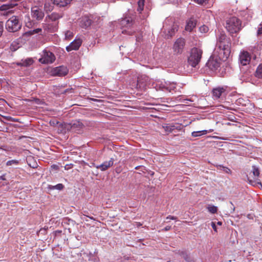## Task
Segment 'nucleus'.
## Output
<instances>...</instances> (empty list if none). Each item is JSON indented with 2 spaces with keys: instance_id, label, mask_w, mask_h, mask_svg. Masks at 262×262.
Here are the masks:
<instances>
[{
  "instance_id": "nucleus-1",
  "label": "nucleus",
  "mask_w": 262,
  "mask_h": 262,
  "mask_svg": "<svg viewBox=\"0 0 262 262\" xmlns=\"http://www.w3.org/2000/svg\"><path fill=\"white\" fill-rule=\"evenodd\" d=\"M215 52H220L222 57H228L230 54L229 39L224 33H220L217 37Z\"/></svg>"
},
{
  "instance_id": "nucleus-2",
  "label": "nucleus",
  "mask_w": 262,
  "mask_h": 262,
  "mask_svg": "<svg viewBox=\"0 0 262 262\" xmlns=\"http://www.w3.org/2000/svg\"><path fill=\"white\" fill-rule=\"evenodd\" d=\"M243 27L242 21L235 16L228 18L226 20L225 28L232 36L238 33Z\"/></svg>"
},
{
  "instance_id": "nucleus-3",
  "label": "nucleus",
  "mask_w": 262,
  "mask_h": 262,
  "mask_svg": "<svg viewBox=\"0 0 262 262\" xmlns=\"http://www.w3.org/2000/svg\"><path fill=\"white\" fill-rule=\"evenodd\" d=\"M22 26L20 16L13 15L11 16L6 23V30L10 32H15L19 31Z\"/></svg>"
},
{
  "instance_id": "nucleus-4",
  "label": "nucleus",
  "mask_w": 262,
  "mask_h": 262,
  "mask_svg": "<svg viewBox=\"0 0 262 262\" xmlns=\"http://www.w3.org/2000/svg\"><path fill=\"white\" fill-rule=\"evenodd\" d=\"M203 51L199 48H193L190 50V55L188 58L189 64L192 67H195L201 61Z\"/></svg>"
},
{
  "instance_id": "nucleus-5",
  "label": "nucleus",
  "mask_w": 262,
  "mask_h": 262,
  "mask_svg": "<svg viewBox=\"0 0 262 262\" xmlns=\"http://www.w3.org/2000/svg\"><path fill=\"white\" fill-rule=\"evenodd\" d=\"M218 54L217 56L215 54L212 55L206 63V66L212 71H215L220 67L221 59L226 60L228 58V57H222L220 52H218Z\"/></svg>"
},
{
  "instance_id": "nucleus-6",
  "label": "nucleus",
  "mask_w": 262,
  "mask_h": 262,
  "mask_svg": "<svg viewBox=\"0 0 262 262\" xmlns=\"http://www.w3.org/2000/svg\"><path fill=\"white\" fill-rule=\"evenodd\" d=\"M56 59L55 55L47 49H45L41 53V57L38 59L39 62L42 64H51Z\"/></svg>"
},
{
  "instance_id": "nucleus-7",
  "label": "nucleus",
  "mask_w": 262,
  "mask_h": 262,
  "mask_svg": "<svg viewBox=\"0 0 262 262\" xmlns=\"http://www.w3.org/2000/svg\"><path fill=\"white\" fill-rule=\"evenodd\" d=\"M259 175V171L258 168L255 166H253L251 172L249 174V176H248V180L249 183L252 185H254L253 183H255L259 184L261 186V183L258 182Z\"/></svg>"
},
{
  "instance_id": "nucleus-8",
  "label": "nucleus",
  "mask_w": 262,
  "mask_h": 262,
  "mask_svg": "<svg viewBox=\"0 0 262 262\" xmlns=\"http://www.w3.org/2000/svg\"><path fill=\"white\" fill-rule=\"evenodd\" d=\"M185 45V41L184 38H179L176 40L173 46V51L176 54H181Z\"/></svg>"
},
{
  "instance_id": "nucleus-9",
  "label": "nucleus",
  "mask_w": 262,
  "mask_h": 262,
  "mask_svg": "<svg viewBox=\"0 0 262 262\" xmlns=\"http://www.w3.org/2000/svg\"><path fill=\"white\" fill-rule=\"evenodd\" d=\"M51 72L55 76H64L68 74L69 70L67 67L61 66L53 68Z\"/></svg>"
},
{
  "instance_id": "nucleus-10",
  "label": "nucleus",
  "mask_w": 262,
  "mask_h": 262,
  "mask_svg": "<svg viewBox=\"0 0 262 262\" xmlns=\"http://www.w3.org/2000/svg\"><path fill=\"white\" fill-rule=\"evenodd\" d=\"M156 87H159L160 90L162 91H167L169 92H171L172 90H173L175 88L174 84L171 83L169 82L166 81H159L156 84Z\"/></svg>"
},
{
  "instance_id": "nucleus-11",
  "label": "nucleus",
  "mask_w": 262,
  "mask_h": 262,
  "mask_svg": "<svg viewBox=\"0 0 262 262\" xmlns=\"http://www.w3.org/2000/svg\"><path fill=\"white\" fill-rule=\"evenodd\" d=\"M31 15L33 18L40 20L44 17V12L37 7H33L31 9Z\"/></svg>"
},
{
  "instance_id": "nucleus-12",
  "label": "nucleus",
  "mask_w": 262,
  "mask_h": 262,
  "mask_svg": "<svg viewBox=\"0 0 262 262\" xmlns=\"http://www.w3.org/2000/svg\"><path fill=\"white\" fill-rule=\"evenodd\" d=\"M114 160L113 158L108 161H105L100 165H96L94 163L93 165L97 169H100L102 171H104L107 170L108 168L112 167L114 164Z\"/></svg>"
},
{
  "instance_id": "nucleus-13",
  "label": "nucleus",
  "mask_w": 262,
  "mask_h": 262,
  "mask_svg": "<svg viewBox=\"0 0 262 262\" xmlns=\"http://www.w3.org/2000/svg\"><path fill=\"white\" fill-rule=\"evenodd\" d=\"M239 59L241 63L243 66H246L249 64V62L250 61V55L247 51H243L239 54Z\"/></svg>"
},
{
  "instance_id": "nucleus-14",
  "label": "nucleus",
  "mask_w": 262,
  "mask_h": 262,
  "mask_svg": "<svg viewBox=\"0 0 262 262\" xmlns=\"http://www.w3.org/2000/svg\"><path fill=\"white\" fill-rule=\"evenodd\" d=\"M17 5V4L15 1H12L10 3L2 5L0 7V11H5L7 14L12 13L13 12V10L12 9Z\"/></svg>"
},
{
  "instance_id": "nucleus-15",
  "label": "nucleus",
  "mask_w": 262,
  "mask_h": 262,
  "mask_svg": "<svg viewBox=\"0 0 262 262\" xmlns=\"http://www.w3.org/2000/svg\"><path fill=\"white\" fill-rule=\"evenodd\" d=\"M81 43L82 41L81 39H75L70 45L66 47V50L68 52H70L72 50H77L81 45Z\"/></svg>"
},
{
  "instance_id": "nucleus-16",
  "label": "nucleus",
  "mask_w": 262,
  "mask_h": 262,
  "mask_svg": "<svg viewBox=\"0 0 262 262\" xmlns=\"http://www.w3.org/2000/svg\"><path fill=\"white\" fill-rule=\"evenodd\" d=\"M133 18L132 17L127 16L124 18H122L120 20V24L122 27L128 28L131 27L133 24H135V20H134V23H133Z\"/></svg>"
},
{
  "instance_id": "nucleus-17",
  "label": "nucleus",
  "mask_w": 262,
  "mask_h": 262,
  "mask_svg": "<svg viewBox=\"0 0 262 262\" xmlns=\"http://www.w3.org/2000/svg\"><path fill=\"white\" fill-rule=\"evenodd\" d=\"M226 89L223 87H217L212 90L213 96L216 99L219 98L223 95L225 94Z\"/></svg>"
},
{
  "instance_id": "nucleus-18",
  "label": "nucleus",
  "mask_w": 262,
  "mask_h": 262,
  "mask_svg": "<svg viewBox=\"0 0 262 262\" xmlns=\"http://www.w3.org/2000/svg\"><path fill=\"white\" fill-rule=\"evenodd\" d=\"M33 62L34 60L32 58H27L21 59L19 62H16V64L20 67H27L32 65Z\"/></svg>"
},
{
  "instance_id": "nucleus-19",
  "label": "nucleus",
  "mask_w": 262,
  "mask_h": 262,
  "mask_svg": "<svg viewBox=\"0 0 262 262\" xmlns=\"http://www.w3.org/2000/svg\"><path fill=\"white\" fill-rule=\"evenodd\" d=\"M83 127V124L80 121H75L71 123V128L73 131L80 133Z\"/></svg>"
},
{
  "instance_id": "nucleus-20",
  "label": "nucleus",
  "mask_w": 262,
  "mask_h": 262,
  "mask_svg": "<svg viewBox=\"0 0 262 262\" xmlns=\"http://www.w3.org/2000/svg\"><path fill=\"white\" fill-rule=\"evenodd\" d=\"M196 24V20L193 18L190 19L187 23L185 29L187 31H191L195 27Z\"/></svg>"
},
{
  "instance_id": "nucleus-21",
  "label": "nucleus",
  "mask_w": 262,
  "mask_h": 262,
  "mask_svg": "<svg viewBox=\"0 0 262 262\" xmlns=\"http://www.w3.org/2000/svg\"><path fill=\"white\" fill-rule=\"evenodd\" d=\"M72 0H51L54 5L59 7H63L67 6Z\"/></svg>"
},
{
  "instance_id": "nucleus-22",
  "label": "nucleus",
  "mask_w": 262,
  "mask_h": 262,
  "mask_svg": "<svg viewBox=\"0 0 262 262\" xmlns=\"http://www.w3.org/2000/svg\"><path fill=\"white\" fill-rule=\"evenodd\" d=\"M163 127L165 129L166 132H171L174 129L177 128L174 124H166L163 126Z\"/></svg>"
},
{
  "instance_id": "nucleus-23",
  "label": "nucleus",
  "mask_w": 262,
  "mask_h": 262,
  "mask_svg": "<svg viewBox=\"0 0 262 262\" xmlns=\"http://www.w3.org/2000/svg\"><path fill=\"white\" fill-rule=\"evenodd\" d=\"M42 29L40 28H37L33 30H30L26 33V34L28 36L33 35L35 34H41Z\"/></svg>"
},
{
  "instance_id": "nucleus-24",
  "label": "nucleus",
  "mask_w": 262,
  "mask_h": 262,
  "mask_svg": "<svg viewBox=\"0 0 262 262\" xmlns=\"http://www.w3.org/2000/svg\"><path fill=\"white\" fill-rule=\"evenodd\" d=\"M63 187L64 186L62 184H58L54 186L49 185L48 188L50 190L57 189L59 190H61L63 188Z\"/></svg>"
},
{
  "instance_id": "nucleus-25",
  "label": "nucleus",
  "mask_w": 262,
  "mask_h": 262,
  "mask_svg": "<svg viewBox=\"0 0 262 262\" xmlns=\"http://www.w3.org/2000/svg\"><path fill=\"white\" fill-rule=\"evenodd\" d=\"M208 133L207 130H203L201 131H196V132H193L191 133V135L192 137H196L201 136L203 135H206Z\"/></svg>"
},
{
  "instance_id": "nucleus-26",
  "label": "nucleus",
  "mask_w": 262,
  "mask_h": 262,
  "mask_svg": "<svg viewBox=\"0 0 262 262\" xmlns=\"http://www.w3.org/2000/svg\"><path fill=\"white\" fill-rule=\"evenodd\" d=\"M61 17L62 15L57 13H53L49 16L50 19L52 21H56Z\"/></svg>"
},
{
  "instance_id": "nucleus-27",
  "label": "nucleus",
  "mask_w": 262,
  "mask_h": 262,
  "mask_svg": "<svg viewBox=\"0 0 262 262\" xmlns=\"http://www.w3.org/2000/svg\"><path fill=\"white\" fill-rule=\"evenodd\" d=\"M73 92V90L72 88H69L65 90H63L62 88H61L59 91L57 92L58 94H66L68 93H72Z\"/></svg>"
},
{
  "instance_id": "nucleus-28",
  "label": "nucleus",
  "mask_w": 262,
  "mask_h": 262,
  "mask_svg": "<svg viewBox=\"0 0 262 262\" xmlns=\"http://www.w3.org/2000/svg\"><path fill=\"white\" fill-rule=\"evenodd\" d=\"M144 6V0H139L138 2L137 11L140 13L143 10Z\"/></svg>"
},
{
  "instance_id": "nucleus-29",
  "label": "nucleus",
  "mask_w": 262,
  "mask_h": 262,
  "mask_svg": "<svg viewBox=\"0 0 262 262\" xmlns=\"http://www.w3.org/2000/svg\"><path fill=\"white\" fill-rule=\"evenodd\" d=\"M255 76L259 78H262V65L260 64L257 67L255 73Z\"/></svg>"
},
{
  "instance_id": "nucleus-30",
  "label": "nucleus",
  "mask_w": 262,
  "mask_h": 262,
  "mask_svg": "<svg viewBox=\"0 0 262 262\" xmlns=\"http://www.w3.org/2000/svg\"><path fill=\"white\" fill-rule=\"evenodd\" d=\"M217 168L219 170H223V171H224L225 172H226L227 173H231V170L228 167H224L222 165H219V166H217Z\"/></svg>"
},
{
  "instance_id": "nucleus-31",
  "label": "nucleus",
  "mask_w": 262,
  "mask_h": 262,
  "mask_svg": "<svg viewBox=\"0 0 262 262\" xmlns=\"http://www.w3.org/2000/svg\"><path fill=\"white\" fill-rule=\"evenodd\" d=\"M207 209H208V211L212 213H216L217 210V207L214 206H209L207 207Z\"/></svg>"
},
{
  "instance_id": "nucleus-32",
  "label": "nucleus",
  "mask_w": 262,
  "mask_h": 262,
  "mask_svg": "<svg viewBox=\"0 0 262 262\" xmlns=\"http://www.w3.org/2000/svg\"><path fill=\"white\" fill-rule=\"evenodd\" d=\"M73 37V33L70 31H67L65 33V39L70 40Z\"/></svg>"
},
{
  "instance_id": "nucleus-33",
  "label": "nucleus",
  "mask_w": 262,
  "mask_h": 262,
  "mask_svg": "<svg viewBox=\"0 0 262 262\" xmlns=\"http://www.w3.org/2000/svg\"><path fill=\"white\" fill-rule=\"evenodd\" d=\"M182 256L186 260L187 262H191V260L190 257L185 253V252H182L181 254Z\"/></svg>"
},
{
  "instance_id": "nucleus-34",
  "label": "nucleus",
  "mask_w": 262,
  "mask_h": 262,
  "mask_svg": "<svg viewBox=\"0 0 262 262\" xmlns=\"http://www.w3.org/2000/svg\"><path fill=\"white\" fill-rule=\"evenodd\" d=\"M182 256L186 260L187 262H191V260L190 257L185 253V252H182L181 254Z\"/></svg>"
},
{
  "instance_id": "nucleus-35",
  "label": "nucleus",
  "mask_w": 262,
  "mask_h": 262,
  "mask_svg": "<svg viewBox=\"0 0 262 262\" xmlns=\"http://www.w3.org/2000/svg\"><path fill=\"white\" fill-rule=\"evenodd\" d=\"M182 256L186 260L187 262H191V260L190 257L185 253V252H182L181 254Z\"/></svg>"
},
{
  "instance_id": "nucleus-36",
  "label": "nucleus",
  "mask_w": 262,
  "mask_h": 262,
  "mask_svg": "<svg viewBox=\"0 0 262 262\" xmlns=\"http://www.w3.org/2000/svg\"><path fill=\"white\" fill-rule=\"evenodd\" d=\"M182 256L186 260L187 262H191V260L190 257L185 253V252H182L181 254Z\"/></svg>"
},
{
  "instance_id": "nucleus-37",
  "label": "nucleus",
  "mask_w": 262,
  "mask_h": 262,
  "mask_svg": "<svg viewBox=\"0 0 262 262\" xmlns=\"http://www.w3.org/2000/svg\"><path fill=\"white\" fill-rule=\"evenodd\" d=\"M18 163V162L17 160H12L8 161L6 163V165L7 166H11V165H12L13 164L17 165Z\"/></svg>"
},
{
  "instance_id": "nucleus-38",
  "label": "nucleus",
  "mask_w": 262,
  "mask_h": 262,
  "mask_svg": "<svg viewBox=\"0 0 262 262\" xmlns=\"http://www.w3.org/2000/svg\"><path fill=\"white\" fill-rule=\"evenodd\" d=\"M200 31L202 33H206L208 31V28L207 26L203 25L200 28Z\"/></svg>"
},
{
  "instance_id": "nucleus-39",
  "label": "nucleus",
  "mask_w": 262,
  "mask_h": 262,
  "mask_svg": "<svg viewBox=\"0 0 262 262\" xmlns=\"http://www.w3.org/2000/svg\"><path fill=\"white\" fill-rule=\"evenodd\" d=\"M33 101L35 103L37 104H43L45 103V102L43 101L38 98L34 99Z\"/></svg>"
},
{
  "instance_id": "nucleus-40",
  "label": "nucleus",
  "mask_w": 262,
  "mask_h": 262,
  "mask_svg": "<svg viewBox=\"0 0 262 262\" xmlns=\"http://www.w3.org/2000/svg\"><path fill=\"white\" fill-rule=\"evenodd\" d=\"M195 3L200 5H203L204 3H206L208 0H193Z\"/></svg>"
},
{
  "instance_id": "nucleus-41",
  "label": "nucleus",
  "mask_w": 262,
  "mask_h": 262,
  "mask_svg": "<svg viewBox=\"0 0 262 262\" xmlns=\"http://www.w3.org/2000/svg\"><path fill=\"white\" fill-rule=\"evenodd\" d=\"M176 29V26H173L171 30L168 32L169 35L171 37L174 33V29Z\"/></svg>"
},
{
  "instance_id": "nucleus-42",
  "label": "nucleus",
  "mask_w": 262,
  "mask_h": 262,
  "mask_svg": "<svg viewBox=\"0 0 262 262\" xmlns=\"http://www.w3.org/2000/svg\"><path fill=\"white\" fill-rule=\"evenodd\" d=\"M257 34V35H262V26H261V24H260L259 27L258 28Z\"/></svg>"
},
{
  "instance_id": "nucleus-43",
  "label": "nucleus",
  "mask_w": 262,
  "mask_h": 262,
  "mask_svg": "<svg viewBox=\"0 0 262 262\" xmlns=\"http://www.w3.org/2000/svg\"><path fill=\"white\" fill-rule=\"evenodd\" d=\"M59 123V122L56 120H51L50 121V124L52 126H56Z\"/></svg>"
},
{
  "instance_id": "nucleus-44",
  "label": "nucleus",
  "mask_w": 262,
  "mask_h": 262,
  "mask_svg": "<svg viewBox=\"0 0 262 262\" xmlns=\"http://www.w3.org/2000/svg\"><path fill=\"white\" fill-rule=\"evenodd\" d=\"M4 29V24L2 21H0V36L2 35Z\"/></svg>"
},
{
  "instance_id": "nucleus-45",
  "label": "nucleus",
  "mask_w": 262,
  "mask_h": 262,
  "mask_svg": "<svg viewBox=\"0 0 262 262\" xmlns=\"http://www.w3.org/2000/svg\"><path fill=\"white\" fill-rule=\"evenodd\" d=\"M91 24V20L89 19H86V21H85V26L86 27L90 26Z\"/></svg>"
},
{
  "instance_id": "nucleus-46",
  "label": "nucleus",
  "mask_w": 262,
  "mask_h": 262,
  "mask_svg": "<svg viewBox=\"0 0 262 262\" xmlns=\"http://www.w3.org/2000/svg\"><path fill=\"white\" fill-rule=\"evenodd\" d=\"M211 226H212V228L213 229L214 231L215 232H217L216 226L215 222H212L211 223Z\"/></svg>"
},
{
  "instance_id": "nucleus-47",
  "label": "nucleus",
  "mask_w": 262,
  "mask_h": 262,
  "mask_svg": "<svg viewBox=\"0 0 262 262\" xmlns=\"http://www.w3.org/2000/svg\"><path fill=\"white\" fill-rule=\"evenodd\" d=\"M166 220H176L177 219V217H176V216H171V215H169L168 216L166 217Z\"/></svg>"
},
{
  "instance_id": "nucleus-48",
  "label": "nucleus",
  "mask_w": 262,
  "mask_h": 262,
  "mask_svg": "<svg viewBox=\"0 0 262 262\" xmlns=\"http://www.w3.org/2000/svg\"><path fill=\"white\" fill-rule=\"evenodd\" d=\"M72 166H73V164H67L64 166V169L66 170H69L72 168Z\"/></svg>"
},
{
  "instance_id": "nucleus-49",
  "label": "nucleus",
  "mask_w": 262,
  "mask_h": 262,
  "mask_svg": "<svg viewBox=\"0 0 262 262\" xmlns=\"http://www.w3.org/2000/svg\"><path fill=\"white\" fill-rule=\"evenodd\" d=\"M171 228V226H167L166 227H165L164 228H163L162 231H167L169 230H170Z\"/></svg>"
},
{
  "instance_id": "nucleus-50",
  "label": "nucleus",
  "mask_w": 262,
  "mask_h": 262,
  "mask_svg": "<svg viewBox=\"0 0 262 262\" xmlns=\"http://www.w3.org/2000/svg\"><path fill=\"white\" fill-rule=\"evenodd\" d=\"M230 203L231 204L230 208H231V210H232V211L231 212L232 213V212L234 211V210H235V207H234V205L233 204V203L231 202H230Z\"/></svg>"
},
{
  "instance_id": "nucleus-51",
  "label": "nucleus",
  "mask_w": 262,
  "mask_h": 262,
  "mask_svg": "<svg viewBox=\"0 0 262 262\" xmlns=\"http://www.w3.org/2000/svg\"><path fill=\"white\" fill-rule=\"evenodd\" d=\"M0 180H6L5 176V175H3V176H1L0 177Z\"/></svg>"
},
{
  "instance_id": "nucleus-52",
  "label": "nucleus",
  "mask_w": 262,
  "mask_h": 262,
  "mask_svg": "<svg viewBox=\"0 0 262 262\" xmlns=\"http://www.w3.org/2000/svg\"><path fill=\"white\" fill-rule=\"evenodd\" d=\"M247 217H248V218H249V219H252V217L251 216V215H250V214H248V215H247Z\"/></svg>"
},
{
  "instance_id": "nucleus-53",
  "label": "nucleus",
  "mask_w": 262,
  "mask_h": 262,
  "mask_svg": "<svg viewBox=\"0 0 262 262\" xmlns=\"http://www.w3.org/2000/svg\"><path fill=\"white\" fill-rule=\"evenodd\" d=\"M217 224L219 225H221L222 224V223L221 222H217Z\"/></svg>"
},
{
  "instance_id": "nucleus-54",
  "label": "nucleus",
  "mask_w": 262,
  "mask_h": 262,
  "mask_svg": "<svg viewBox=\"0 0 262 262\" xmlns=\"http://www.w3.org/2000/svg\"><path fill=\"white\" fill-rule=\"evenodd\" d=\"M87 216L88 217V216ZM89 217H90L91 220H95L93 217H90V216H89Z\"/></svg>"
},
{
  "instance_id": "nucleus-55",
  "label": "nucleus",
  "mask_w": 262,
  "mask_h": 262,
  "mask_svg": "<svg viewBox=\"0 0 262 262\" xmlns=\"http://www.w3.org/2000/svg\"><path fill=\"white\" fill-rule=\"evenodd\" d=\"M126 30H123V31H122V33H124H124H126Z\"/></svg>"
},
{
  "instance_id": "nucleus-56",
  "label": "nucleus",
  "mask_w": 262,
  "mask_h": 262,
  "mask_svg": "<svg viewBox=\"0 0 262 262\" xmlns=\"http://www.w3.org/2000/svg\"><path fill=\"white\" fill-rule=\"evenodd\" d=\"M185 101H190V100H188V99H186V100H185Z\"/></svg>"
},
{
  "instance_id": "nucleus-57",
  "label": "nucleus",
  "mask_w": 262,
  "mask_h": 262,
  "mask_svg": "<svg viewBox=\"0 0 262 262\" xmlns=\"http://www.w3.org/2000/svg\"><path fill=\"white\" fill-rule=\"evenodd\" d=\"M139 167V166H137V167H136L135 169H138V167Z\"/></svg>"
},
{
  "instance_id": "nucleus-58",
  "label": "nucleus",
  "mask_w": 262,
  "mask_h": 262,
  "mask_svg": "<svg viewBox=\"0 0 262 262\" xmlns=\"http://www.w3.org/2000/svg\"><path fill=\"white\" fill-rule=\"evenodd\" d=\"M140 225H141V224H140V223H138V226H140Z\"/></svg>"
},
{
  "instance_id": "nucleus-59",
  "label": "nucleus",
  "mask_w": 262,
  "mask_h": 262,
  "mask_svg": "<svg viewBox=\"0 0 262 262\" xmlns=\"http://www.w3.org/2000/svg\"><path fill=\"white\" fill-rule=\"evenodd\" d=\"M139 83V80H138V84Z\"/></svg>"
},
{
  "instance_id": "nucleus-60",
  "label": "nucleus",
  "mask_w": 262,
  "mask_h": 262,
  "mask_svg": "<svg viewBox=\"0 0 262 262\" xmlns=\"http://www.w3.org/2000/svg\"><path fill=\"white\" fill-rule=\"evenodd\" d=\"M176 30V31H178V29H177V28H176V29H174V30Z\"/></svg>"
}]
</instances>
